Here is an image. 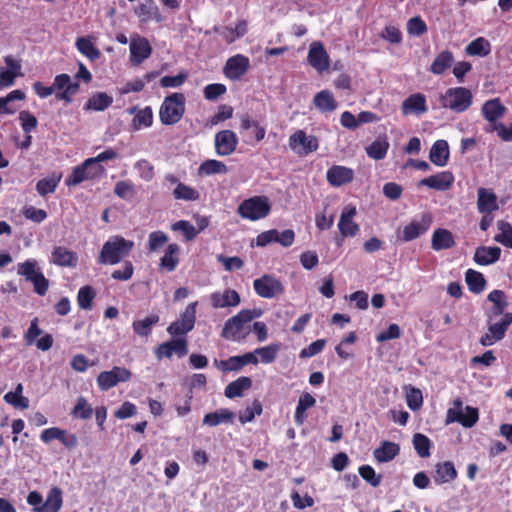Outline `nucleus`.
<instances>
[{"label":"nucleus","mask_w":512,"mask_h":512,"mask_svg":"<svg viewBox=\"0 0 512 512\" xmlns=\"http://www.w3.org/2000/svg\"><path fill=\"white\" fill-rule=\"evenodd\" d=\"M173 231H181L187 242L194 240L198 234L195 226L187 220H179L171 225Z\"/></svg>","instance_id":"57"},{"label":"nucleus","mask_w":512,"mask_h":512,"mask_svg":"<svg viewBox=\"0 0 512 512\" xmlns=\"http://www.w3.org/2000/svg\"><path fill=\"white\" fill-rule=\"evenodd\" d=\"M326 178L332 186L340 187L352 182L354 179V171L345 166L333 165L327 170Z\"/></svg>","instance_id":"25"},{"label":"nucleus","mask_w":512,"mask_h":512,"mask_svg":"<svg viewBox=\"0 0 512 512\" xmlns=\"http://www.w3.org/2000/svg\"><path fill=\"white\" fill-rule=\"evenodd\" d=\"M135 168L139 172V176L144 181H151L154 177V167L153 165L146 159H141L136 162Z\"/></svg>","instance_id":"64"},{"label":"nucleus","mask_w":512,"mask_h":512,"mask_svg":"<svg viewBox=\"0 0 512 512\" xmlns=\"http://www.w3.org/2000/svg\"><path fill=\"white\" fill-rule=\"evenodd\" d=\"M95 296L96 293L93 287L89 285L81 287L77 294L78 306L83 310H90L92 308Z\"/></svg>","instance_id":"53"},{"label":"nucleus","mask_w":512,"mask_h":512,"mask_svg":"<svg viewBox=\"0 0 512 512\" xmlns=\"http://www.w3.org/2000/svg\"><path fill=\"white\" fill-rule=\"evenodd\" d=\"M289 147L298 155H308L316 151L319 142L316 136L307 135L304 130H297L289 137Z\"/></svg>","instance_id":"12"},{"label":"nucleus","mask_w":512,"mask_h":512,"mask_svg":"<svg viewBox=\"0 0 512 512\" xmlns=\"http://www.w3.org/2000/svg\"><path fill=\"white\" fill-rule=\"evenodd\" d=\"M214 365L223 373L240 371L244 366L252 364L257 365L259 363L258 357L255 353H245L239 356H231L226 360L214 359Z\"/></svg>","instance_id":"13"},{"label":"nucleus","mask_w":512,"mask_h":512,"mask_svg":"<svg viewBox=\"0 0 512 512\" xmlns=\"http://www.w3.org/2000/svg\"><path fill=\"white\" fill-rule=\"evenodd\" d=\"M134 274V266L131 261H125L121 269H116L112 272L111 277L118 281H127L132 278Z\"/></svg>","instance_id":"63"},{"label":"nucleus","mask_w":512,"mask_h":512,"mask_svg":"<svg viewBox=\"0 0 512 512\" xmlns=\"http://www.w3.org/2000/svg\"><path fill=\"white\" fill-rule=\"evenodd\" d=\"M50 263L59 267L75 268L78 265V255L65 246H55L51 253Z\"/></svg>","instance_id":"20"},{"label":"nucleus","mask_w":512,"mask_h":512,"mask_svg":"<svg viewBox=\"0 0 512 512\" xmlns=\"http://www.w3.org/2000/svg\"><path fill=\"white\" fill-rule=\"evenodd\" d=\"M432 221L431 213H422L420 219H413L403 227L401 239L405 242H409L425 234L430 229Z\"/></svg>","instance_id":"15"},{"label":"nucleus","mask_w":512,"mask_h":512,"mask_svg":"<svg viewBox=\"0 0 512 512\" xmlns=\"http://www.w3.org/2000/svg\"><path fill=\"white\" fill-rule=\"evenodd\" d=\"M487 299L493 303V306L487 313V319H495L498 316L503 317L506 314V309L508 307V301L504 291L502 290H492Z\"/></svg>","instance_id":"27"},{"label":"nucleus","mask_w":512,"mask_h":512,"mask_svg":"<svg viewBox=\"0 0 512 512\" xmlns=\"http://www.w3.org/2000/svg\"><path fill=\"white\" fill-rule=\"evenodd\" d=\"M465 52L470 56L485 57L491 52V44L484 37H478L466 46Z\"/></svg>","instance_id":"46"},{"label":"nucleus","mask_w":512,"mask_h":512,"mask_svg":"<svg viewBox=\"0 0 512 512\" xmlns=\"http://www.w3.org/2000/svg\"><path fill=\"white\" fill-rule=\"evenodd\" d=\"M262 412L263 407L261 402L258 399H255L251 407H246L243 411H240L239 421L241 424L252 422L255 416L261 415Z\"/></svg>","instance_id":"56"},{"label":"nucleus","mask_w":512,"mask_h":512,"mask_svg":"<svg viewBox=\"0 0 512 512\" xmlns=\"http://www.w3.org/2000/svg\"><path fill=\"white\" fill-rule=\"evenodd\" d=\"M180 248L176 243H171L160 258L159 268L166 272H173L179 264Z\"/></svg>","instance_id":"36"},{"label":"nucleus","mask_w":512,"mask_h":512,"mask_svg":"<svg viewBox=\"0 0 512 512\" xmlns=\"http://www.w3.org/2000/svg\"><path fill=\"white\" fill-rule=\"evenodd\" d=\"M501 256V249L497 246H480L475 250L473 260L476 264L487 266L497 262Z\"/></svg>","instance_id":"31"},{"label":"nucleus","mask_w":512,"mask_h":512,"mask_svg":"<svg viewBox=\"0 0 512 512\" xmlns=\"http://www.w3.org/2000/svg\"><path fill=\"white\" fill-rule=\"evenodd\" d=\"M249 67V58L242 54H236L226 61L223 72L228 79L238 80L248 72Z\"/></svg>","instance_id":"17"},{"label":"nucleus","mask_w":512,"mask_h":512,"mask_svg":"<svg viewBox=\"0 0 512 512\" xmlns=\"http://www.w3.org/2000/svg\"><path fill=\"white\" fill-rule=\"evenodd\" d=\"M359 475L373 487L381 484L382 476L377 475L374 468L370 465H362L358 469Z\"/></svg>","instance_id":"60"},{"label":"nucleus","mask_w":512,"mask_h":512,"mask_svg":"<svg viewBox=\"0 0 512 512\" xmlns=\"http://www.w3.org/2000/svg\"><path fill=\"white\" fill-rule=\"evenodd\" d=\"M59 181L60 176L40 179L36 184V190L40 196L54 193Z\"/></svg>","instance_id":"59"},{"label":"nucleus","mask_w":512,"mask_h":512,"mask_svg":"<svg viewBox=\"0 0 512 512\" xmlns=\"http://www.w3.org/2000/svg\"><path fill=\"white\" fill-rule=\"evenodd\" d=\"M251 128L253 129L254 138L257 142H260L265 138V127L261 126L258 121L252 119L249 114H242L240 116V129L249 130Z\"/></svg>","instance_id":"45"},{"label":"nucleus","mask_w":512,"mask_h":512,"mask_svg":"<svg viewBox=\"0 0 512 512\" xmlns=\"http://www.w3.org/2000/svg\"><path fill=\"white\" fill-rule=\"evenodd\" d=\"M93 414V408L83 396L78 397L71 415L76 419L87 420Z\"/></svg>","instance_id":"52"},{"label":"nucleus","mask_w":512,"mask_h":512,"mask_svg":"<svg viewBox=\"0 0 512 512\" xmlns=\"http://www.w3.org/2000/svg\"><path fill=\"white\" fill-rule=\"evenodd\" d=\"M227 166L219 160L208 159L202 162L198 168V174L200 176H209L213 174H225L227 173Z\"/></svg>","instance_id":"47"},{"label":"nucleus","mask_w":512,"mask_h":512,"mask_svg":"<svg viewBox=\"0 0 512 512\" xmlns=\"http://www.w3.org/2000/svg\"><path fill=\"white\" fill-rule=\"evenodd\" d=\"M253 287L257 295L267 299L273 298L284 292V287L281 281L268 274L255 279Z\"/></svg>","instance_id":"14"},{"label":"nucleus","mask_w":512,"mask_h":512,"mask_svg":"<svg viewBox=\"0 0 512 512\" xmlns=\"http://www.w3.org/2000/svg\"><path fill=\"white\" fill-rule=\"evenodd\" d=\"M252 387V379L248 376H241L230 382L224 389V395L229 399L242 397L244 391Z\"/></svg>","instance_id":"38"},{"label":"nucleus","mask_w":512,"mask_h":512,"mask_svg":"<svg viewBox=\"0 0 512 512\" xmlns=\"http://www.w3.org/2000/svg\"><path fill=\"white\" fill-rule=\"evenodd\" d=\"M159 320L158 314H151L144 319L133 321L132 329L138 336L148 337L152 333L153 326L158 324Z\"/></svg>","instance_id":"42"},{"label":"nucleus","mask_w":512,"mask_h":512,"mask_svg":"<svg viewBox=\"0 0 512 512\" xmlns=\"http://www.w3.org/2000/svg\"><path fill=\"white\" fill-rule=\"evenodd\" d=\"M314 106L322 113H330L337 109L338 103L329 90H322L313 97Z\"/></svg>","instance_id":"37"},{"label":"nucleus","mask_w":512,"mask_h":512,"mask_svg":"<svg viewBox=\"0 0 512 512\" xmlns=\"http://www.w3.org/2000/svg\"><path fill=\"white\" fill-rule=\"evenodd\" d=\"M77 49L85 55L88 59L94 61L99 59L101 56L100 51L93 45V43L87 38H78L76 41Z\"/></svg>","instance_id":"55"},{"label":"nucleus","mask_w":512,"mask_h":512,"mask_svg":"<svg viewBox=\"0 0 512 512\" xmlns=\"http://www.w3.org/2000/svg\"><path fill=\"white\" fill-rule=\"evenodd\" d=\"M453 405V408H449L447 410L445 420L446 424L458 422L465 428H471L477 423L479 419V412L477 408L466 406L465 413H463L462 401L459 398L454 400Z\"/></svg>","instance_id":"9"},{"label":"nucleus","mask_w":512,"mask_h":512,"mask_svg":"<svg viewBox=\"0 0 512 512\" xmlns=\"http://www.w3.org/2000/svg\"><path fill=\"white\" fill-rule=\"evenodd\" d=\"M389 142L386 138H378L365 148L367 155L374 160H382L386 157Z\"/></svg>","instance_id":"48"},{"label":"nucleus","mask_w":512,"mask_h":512,"mask_svg":"<svg viewBox=\"0 0 512 512\" xmlns=\"http://www.w3.org/2000/svg\"><path fill=\"white\" fill-rule=\"evenodd\" d=\"M168 242V236L160 230L153 231L148 236L149 251H157Z\"/></svg>","instance_id":"62"},{"label":"nucleus","mask_w":512,"mask_h":512,"mask_svg":"<svg viewBox=\"0 0 512 512\" xmlns=\"http://www.w3.org/2000/svg\"><path fill=\"white\" fill-rule=\"evenodd\" d=\"M113 103V98L105 92L94 93L84 105V109L89 111H104Z\"/></svg>","instance_id":"41"},{"label":"nucleus","mask_w":512,"mask_h":512,"mask_svg":"<svg viewBox=\"0 0 512 512\" xmlns=\"http://www.w3.org/2000/svg\"><path fill=\"white\" fill-rule=\"evenodd\" d=\"M413 446L417 455L421 458L430 456V449L432 446L431 440L422 433H416L413 436Z\"/></svg>","instance_id":"51"},{"label":"nucleus","mask_w":512,"mask_h":512,"mask_svg":"<svg viewBox=\"0 0 512 512\" xmlns=\"http://www.w3.org/2000/svg\"><path fill=\"white\" fill-rule=\"evenodd\" d=\"M400 452L399 444L391 441H382L380 446L374 450V458L379 463L393 460Z\"/></svg>","instance_id":"39"},{"label":"nucleus","mask_w":512,"mask_h":512,"mask_svg":"<svg viewBox=\"0 0 512 512\" xmlns=\"http://www.w3.org/2000/svg\"><path fill=\"white\" fill-rule=\"evenodd\" d=\"M429 159L436 166L447 165L449 160L448 142L442 139L435 141L430 149Z\"/></svg>","instance_id":"33"},{"label":"nucleus","mask_w":512,"mask_h":512,"mask_svg":"<svg viewBox=\"0 0 512 512\" xmlns=\"http://www.w3.org/2000/svg\"><path fill=\"white\" fill-rule=\"evenodd\" d=\"M507 111V108L501 103L499 98H493L484 102L481 108L482 115L485 120L492 126L497 125Z\"/></svg>","instance_id":"23"},{"label":"nucleus","mask_w":512,"mask_h":512,"mask_svg":"<svg viewBox=\"0 0 512 512\" xmlns=\"http://www.w3.org/2000/svg\"><path fill=\"white\" fill-rule=\"evenodd\" d=\"M174 198L177 200L194 201L199 198V193L194 188L183 183H178L173 191Z\"/></svg>","instance_id":"58"},{"label":"nucleus","mask_w":512,"mask_h":512,"mask_svg":"<svg viewBox=\"0 0 512 512\" xmlns=\"http://www.w3.org/2000/svg\"><path fill=\"white\" fill-rule=\"evenodd\" d=\"M497 195L492 189L480 187L477 190V209L481 214L498 210Z\"/></svg>","instance_id":"26"},{"label":"nucleus","mask_w":512,"mask_h":512,"mask_svg":"<svg viewBox=\"0 0 512 512\" xmlns=\"http://www.w3.org/2000/svg\"><path fill=\"white\" fill-rule=\"evenodd\" d=\"M472 93L465 87L449 88L441 96L440 102L443 108L450 109L456 113H463L472 104Z\"/></svg>","instance_id":"6"},{"label":"nucleus","mask_w":512,"mask_h":512,"mask_svg":"<svg viewBox=\"0 0 512 512\" xmlns=\"http://www.w3.org/2000/svg\"><path fill=\"white\" fill-rule=\"evenodd\" d=\"M457 476L458 473L452 461L437 463L432 475L434 482L438 485L454 481Z\"/></svg>","instance_id":"30"},{"label":"nucleus","mask_w":512,"mask_h":512,"mask_svg":"<svg viewBox=\"0 0 512 512\" xmlns=\"http://www.w3.org/2000/svg\"><path fill=\"white\" fill-rule=\"evenodd\" d=\"M198 302H192L181 313L180 318L167 327V332L172 337L185 336L192 331L196 322V309Z\"/></svg>","instance_id":"10"},{"label":"nucleus","mask_w":512,"mask_h":512,"mask_svg":"<svg viewBox=\"0 0 512 512\" xmlns=\"http://www.w3.org/2000/svg\"><path fill=\"white\" fill-rule=\"evenodd\" d=\"M425 21L420 16H414L407 22V32L413 36H421L427 32Z\"/></svg>","instance_id":"61"},{"label":"nucleus","mask_w":512,"mask_h":512,"mask_svg":"<svg viewBox=\"0 0 512 512\" xmlns=\"http://www.w3.org/2000/svg\"><path fill=\"white\" fill-rule=\"evenodd\" d=\"M240 295L232 289H225L223 292H213L210 294L211 306L215 309L236 307L240 304Z\"/></svg>","instance_id":"24"},{"label":"nucleus","mask_w":512,"mask_h":512,"mask_svg":"<svg viewBox=\"0 0 512 512\" xmlns=\"http://www.w3.org/2000/svg\"><path fill=\"white\" fill-rule=\"evenodd\" d=\"M465 281L468 289L474 294H480L484 291L486 286V279L484 275L474 269H468L465 272Z\"/></svg>","instance_id":"44"},{"label":"nucleus","mask_w":512,"mask_h":512,"mask_svg":"<svg viewBox=\"0 0 512 512\" xmlns=\"http://www.w3.org/2000/svg\"><path fill=\"white\" fill-rule=\"evenodd\" d=\"M454 62L453 53L449 50L440 52L430 66V72L435 75H442Z\"/></svg>","instance_id":"43"},{"label":"nucleus","mask_w":512,"mask_h":512,"mask_svg":"<svg viewBox=\"0 0 512 512\" xmlns=\"http://www.w3.org/2000/svg\"><path fill=\"white\" fill-rule=\"evenodd\" d=\"M488 332L482 335L479 343L484 346H492L496 342L501 341L512 324V313H506L499 321L495 319H487Z\"/></svg>","instance_id":"8"},{"label":"nucleus","mask_w":512,"mask_h":512,"mask_svg":"<svg viewBox=\"0 0 512 512\" xmlns=\"http://www.w3.org/2000/svg\"><path fill=\"white\" fill-rule=\"evenodd\" d=\"M260 313L255 310L243 309L235 316L227 319L224 323L221 336L224 339L236 342L243 341L249 334L250 329L247 325Z\"/></svg>","instance_id":"3"},{"label":"nucleus","mask_w":512,"mask_h":512,"mask_svg":"<svg viewBox=\"0 0 512 512\" xmlns=\"http://www.w3.org/2000/svg\"><path fill=\"white\" fill-rule=\"evenodd\" d=\"M185 102L183 93L175 92L166 96L159 109L160 122L166 126L178 123L185 113Z\"/></svg>","instance_id":"4"},{"label":"nucleus","mask_w":512,"mask_h":512,"mask_svg":"<svg viewBox=\"0 0 512 512\" xmlns=\"http://www.w3.org/2000/svg\"><path fill=\"white\" fill-rule=\"evenodd\" d=\"M456 245L452 232L445 228H437L431 237V247L434 251L448 250Z\"/></svg>","instance_id":"29"},{"label":"nucleus","mask_w":512,"mask_h":512,"mask_svg":"<svg viewBox=\"0 0 512 512\" xmlns=\"http://www.w3.org/2000/svg\"><path fill=\"white\" fill-rule=\"evenodd\" d=\"M308 63L318 72L329 68L330 58L321 42H313L309 47L307 56Z\"/></svg>","instance_id":"19"},{"label":"nucleus","mask_w":512,"mask_h":512,"mask_svg":"<svg viewBox=\"0 0 512 512\" xmlns=\"http://www.w3.org/2000/svg\"><path fill=\"white\" fill-rule=\"evenodd\" d=\"M134 248L132 240L120 235H114L107 240L99 253L98 263L102 265H116L130 255Z\"/></svg>","instance_id":"2"},{"label":"nucleus","mask_w":512,"mask_h":512,"mask_svg":"<svg viewBox=\"0 0 512 512\" xmlns=\"http://www.w3.org/2000/svg\"><path fill=\"white\" fill-rule=\"evenodd\" d=\"M235 413L228 408H221L207 413L202 420L203 425L216 427L222 423H233Z\"/></svg>","instance_id":"35"},{"label":"nucleus","mask_w":512,"mask_h":512,"mask_svg":"<svg viewBox=\"0 0 512 512\" xmlns=\"http://www.w3.org/2000/svg\"><path fill=\"white\" fill-rule=\"evenodd\" d=\"M497 228L500 232L495 235L494 240L505 247L512 248V225L507 221L498 220Z\"/></svg>","instance_id":"50"},{"label":"nucleus","mask_w":512,"mask_h":512,"mask_svg":"<svg viewBox=\"0 0 512 512\" xmlns=\"http://www.w3.org/2000/svg\"><path fill=\"white\" fill-rule=\"evenodd\" d=\"M116 157V151L108 148L95 157L85 159L80 165L74 167L72 173L65 179L66 186H76L85 180L100 178L105 173V168L99 163Z\"/></svg>","instance_id":"1"},{"label":"nucleus","mask_w":512,"mask_h":512,"mask_svg":"<svg viewBox=\"0 0 512 512\" xmlns=\"http://www.w3.org/2000/svg\"><path fill=\"white\" fill-rule=\"evenodd\" d=\"M454 182V175L450 171L438 172L418 182V187L427 186L437 191L448 190Z\"/></svg>","instance_id":"21"},{"label":"nucleus","mask_w":512,"mask_h":512,"mask_svg":"<svg viewBox=\"0 0 512 512\" xmlns=\"http://www.w3.org/2000/svg\"><path fill=\"white\" fill-rule=\"evenodd\" d=\"M52 88L54 91H58L56 94L58 100L70 103L72 96L78 93L80 85L78 82H72L68 74L62 73L55 76Z\"/></svg>","instance_id":"16"},{"label":"nucleus","mask_w":512,"mask_h":512,"mask_svg":"<svg viewBox=\"0 0 512 512\" xmlns=\"http://www.w3.org/2000/svg\"><path fill=\"white\" fill-rule=\"evenodd\" d=\"M356 207H345L340 215L338 229L343 237H354L359 232V225L353 221L356 215Z\"/></svg>","instance_id":"22"},{"label":"nucleus","mask_w":512,"mask_h":512,"mask_svg":"<svg viewBox=\"0 0 512 512\" xmlns=\"http://www.w3.org/2000/svg\"><path fill=\"white\" fill-rule=\"evenodd\" d=\"M132 373L125 367L114 366L109 371H103L97 376V384L101 391H107L120 382H128Z\"/></svg>","instance_id":"11"},{"label":"nucleus","mask_w":512,"mask_h":512,"mask_svg":"<svg viewBox=\"0 0 512 512\" xmlns=\"http://www.w3.org/2000/svg\"><path fill=\"white\" fill-rule=\"evenodd\" d=\"M152 52V48L147 39L141 38L138 41H132L130 44V61L133 65H140L147 59Z\"/></svg>","instance_id":"32"},{"label":"nucleus","mask_w":512,"mask_h":512,"mask_svg":"<svg viewBox=\"0 0 512 512\" xmlns=\"http://www.w3.org/2000/svg\"><path fill=\"white\" fill-rule=\"evenodd\" d=\"M427 110L426 97L421 93H415L408 96L401 105L403 115L411 113L422 115L427 112Z\"/></svg>","instance_id":"28"},{"label":"nucleus","mask_w":512,"mask_h":512,"mask_svg":"<svg viewBox=\"0 0 512 512\" xmlns=\"http://www.w3.org/2000/svg\"><path fill=\"white\" fill-rule=\"evenodd\" d=\"M153 123V111L150 106L139 110L132 120L134 129L140 130L142 127H150Z\"/></svg>","instance_id":"54"},{"label":"nucleus","mask_w":512,"mask_h":512,"mask_svg":"<svg viewBox=\"0 0 512 512\" xmlns=\"http://www.w3.org/2000/svg\"><path fill=\"white\" fill-rule=\"evenodd\" d=\"M135 14L140 18L141 22H149L151 20L161 22L163 19L159 8L155 5L153 0H149L148 3L140 4L135 9Z\"/></svg>","instance_id":"40"},{"label":"nucleus","mask_w":512,"mask_h":512,"mask_svg":"<svg viewBox=\"0 0 512 512\" xmlns=\"http://www.w3.org/2000/svg\"><path fill=\"white\" fill-rule=\"evenodd\" d=\"M63 504L62 491L59 487H52L43 504L34 509V512H59Z\"/></svg>","instance_id":"34"},{"label":"nucleus","mask_w":512,"mask_h":512,"mask_svg":"<svg viewBox=\"0 0 512 512\" xmlns=\"http://www.w3.org/2000/svg\"><path fill=\"white\" fill-rule=\"evenodd\" d=\"M238 138L232 130H222L215 135V149L219 156L231 155L237 148Z\"/></svg>","instance_id":"18"},{"label":"nucleus","mask_w":512,"mask_h":512,"mask_svg":"<svg viewBox=\"0 0 512 512\" xmlns=\"http://www.w3.org/2000/svg\"><path fill=\"white\" fill-rule=\"evenodd\" d=\"M271 206L266 196H253L242 201L237 213L250 221H257L269 215Z\"/></svg>","instance_id":"7"},{"label":"nucleus","mask_w":512,"mask_h":512,"mask_svg":"<svg viewBox=\"0 0 512 512\" xmlns=\"http://www.w3.org/2000/svg\"><path fill=\"white\" fill-rule=\"evenodd\" d=\"M17 274L33 284L34 292L44 296L49 289V280L43 274L35 259H27L17 264Z\"/></svg>","instance_id":"5"},{"label":"nucleus","mask_w":512,"mask_h":512,"mask_svg":"<svg viewBox=\"0 0 512 512\" xmlns=\"http://www.w3.org/2000/svg\"><path fill=\"white\" fill-rule=\"evenodd\" d=\"M281 346V343H271L267 346L256 348L252 353H255L256 357L259 355L262 363L270 364L277 358Z\"/></svg>","instance_id":"49"}]
</instances>
